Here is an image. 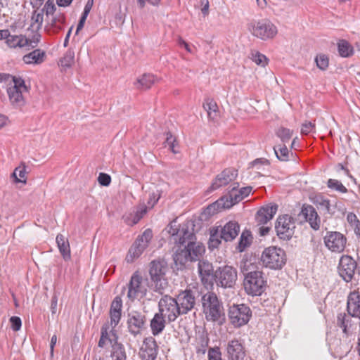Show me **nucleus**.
Here are the masks:
<instances>
[{
    "label": "nucleus",
    "mask_w": 360,
    "mask_h": 360,
    "mask_svg": "<svg viewBox=\"0 0 360 360\" xmlns=\"http://www.w3.org/2000/svg\"><path fill=\"white\" fill-rule=\"evenodd\" d=\"M174 223L170 224L168 232L174 242L180 245L173 255L176 266L178 269H182L188 262L199 261L198 269L202 283L206 288L212 286L215 272L210 262L200 260L205 248L202 243L195 241L193 222L187 221L179 225V228Z\"/></svg>",
    "instance_id": "f257e3e1"
},
{
    "label": "nucleus",
    "mask_w": 360,
    "mask_h": 360,
    "mask_svg": "<svg viewBox=\"0 0 360 360\" xmlns=\"http://www.w3.org/2000/svg\"><path fill=\"white\" fill-rule=\"evenodd\" d=\"M202 311L207 321L222 325L225 321V314L222 303L213 292H207L201 298Z\"/></svg>",
    "instance_id": "f03ea898"
},
{
    "label": "nucleus",
    "mask_w": 360,
    "mask_h": 360,
    "mask_svg": "<svg viewBox=\"0 0 360 360\" xmlns=\"http://www.w3.org/2000/svg\"><path fill=\"white\" fill-rule=\"evenodd\" d=\"M231 186L232 188L229 191L227 195L222 196L215 202L207 207V210L210 213L212 210L220 211L221 210L231 207L233 205L247 197L252 191L251 186L238 188V183H233Z\"/></svg>",
    "instance_id": "7ed1b4c3"
},
{
    "label": "nucleus",
    "mask_w": 360,
    "mask_h": 360,
    "mask_svg": "<svg viewBox=\"0 0 360 360\" xmlns=\"http://www.w3.org/2000/svg\"><path fill=\"white\" fill-rule=\"evenodd\" d=\"M167 271V263L164 259L153 260L150 264V283L148 284V286L161 295L164 293L168 285V281L165 276Z\"/></svg>",
    "instance_id": "20e7f679"
},
{
    "label": "nucleus",
    "mask_w": 360,
    "mask_h": 360,
    "mask_svg": "<svg viewBox=\"0 0 360 360\" xmlns=\"http://www.w3.org/2000/svg\"><path fill=\"white\" fill-rule=\"evenodd\" d=\"M240 231V226L236 221H229L223 227H217L210 231L208 242L209 248H217L221 243V240L226 242L233 240Z\"/></svg>",
    "instance_id": "39448f33"
},
{
    "label": "nucleus",
    "mask_w": 360,
    "mask_h": 360,
    "mask_svg": "<svg viewBox=\"0 0 360 360\" xmlns=\"http://www.w3.org/2000/svg\"><path fill=\"white\" fill-rule=\"evenodd\" d=\"M244 288L245 292L252 296L261 295L266 287V281L264 274L260 271L248 272L245 276Z\"/></svg>",
    "instance_id": "423d86ee"
},
{
    "label": "nucleus",
    "mask_w": 360,
    "mask_h": 360,
    "mask_svg": "<svg viewBox=\"0 0 360 360\" xmlns=\"http://www.w3.org/2000/svg\"><path fill=\"white\" fill-rule=\"evenodd\" d=\"M261 261L263 265L267 268L280 269L285 264V253L280 248L271 246L264 249Z\"/></svg>",
    "instance_id": "0eeeda50"
},
{
    "label": "nucleus",
    "mask_w": 360,
    "mask_h": 360,
    "mask_svg": "<svg viewBox=\"0 0 360 360\" xmlns=\"http://www.w3.org/2000/svg\"><path fill=\"white\" fill-rule=\"evenodd\" d=\"M248 30L253 36L264 41L274 38L278 33L275 25L265 19L250 22Z\"/></svg>",
    "instance_id": "6e6552de"
},
{
    "label": "nucleus",
    "mask_w": 360,
    "mask_h": 360,
    "mask_svg": "<svg viewBox=\"0 0 360 360\" xmlns=\"http://www.w3.org/2000/svg\"><path fill=\"white\" fill-rule=\"evenodd\" d=\"M127 288V297L131 302L142 299L148 291L146 282L138 272L132 274Z\"/></svg>",
    "instance_id": "1a4fd4ad"
},
{
    "label": "nucleus",
    "mask_w": 360,
    "mask_h": 360,
    "mask_svg": "<svg viewBox=\"0 0 360 360\" xmlns=\"http://www.w3.org/2000/svg\"><path fill=\"white\" fill-rule=\"evenodd\" d=\"M251 316V309L245 304H233L229 307V318L231 324L236 328L248 323Z\"/></svg>",
    "instance_id": "9d476101"
},
{
    "label": "nucleus",
    "mask_w": 360,
    "mask_h": 360,
    "mask_svg": "<svg viewBox=\"0 0 360 360\" xmlns=\"http://www.w3.org/2000/svg\"><path fill=\"white\" fill-rule=\"evenodd\" d=\"M275 229L279 238L288 240L294 234L295 219L289 214L279 216L276 219Z\"/></svg>",
    "instance_id": "9b49d317"
},
{
    "label": "nucleus",
    "mask_w": 360,
    "mask_h": 360,
    "mask_svg": "<svg viewBox=\"0 0 360 360\" xmlns=\"http://www.w3.org/2000/svg\"><path fill=\"white\" fill-rule=\"evenodd\" d=\"M158 308L159 313L169 322L174 321L179 315H181L175 298L169 295H165L160 300Z\"/></svg>",
    "instance_id": "f8f14e48"
},
{
    "label": "nucleus",
    "mask_w": 360,
    "mask_h": 360,
    "mask_svg": "<svg viewBox=\"0 0 360 360\" xmlns=\"http://www.w3.org/2000/svg\"><path fill=\"white\" fill-rule=\"evenodd\" d=\"M356 268V260L352 257L347 255L340 257L338 265V272L344 281L349 283L353 280Z\"/></svg>",
    "instance_id": "ddd939ff"
},
{
    "label": "nucleus",
    "mask_w": 360,
    "mask_h": 360,
    "mask_svg": "<svg viewBox=\"0 0 360 360\" xmlns=\"http://www.w3.org/2000/svg\"><path fill=\"white\" fill-rule=\"evenodd\" d=\"M237 280V271L230 266L219 267L215 271L214 281L217 285L223 288H232Z\"/></svg>",
    "instance_id": "4468645a"
},
{
    "label": "nucleus",
    "mask_w": 360,
    "mask_h": 360,
    "mask_svg": "<svg viewBox=\"0 0 360 360\" xmlns=\"http://www.w3.org/2000/svg\"><path fill=\"white\" fill-rule=\"evenodd\" d=\"M346 236L338 231H328L323 238L326 248L333 252L341 253L346 247Z\"/></svg>",
    "instance_id": "2eb2a0df"
},
{
    "label": "nucleus",
    "mask_w": 360,
    "mask_h": 360,
    "mask_svg": "<svg viewBox=\"0 0 360 360\" xmlns=\"http://www.w3.org/2000/svg\"><path fill=\"white\" fill-rule=\"evenodd\" d=\"M152 238V231L149 229L145 230L143 234L136 238L129 249V254L127 255V260L129 261V257H131V261L134 258L139 257L148 247Z\"/></svg>",
    "instance_id": "dca6fc26"
},
{
    "label": "nucleus",
    "mask_w": 360,
    "mask_h": 360,
    "mask_svg": "<svg viewBox=\"0 0 360 360\" xmlns=\"http://www.w3.org/2000/svg\"><path fill=\"white\" fill-rule=\"evenodd\" d=\"M175 300L181 314H186L194 308L196 304L195 292L191 290L180 292Z\"/></svg>",
    "instance_id": "f3484780"
},
{
    "label": "nucleus",
    "mask_w": 360,
    "mask_h": 360,
    "mask_svg": "<svg viewBox=\"0 0 360 360\" xmlns=\"http://www.w3.org/2000/svg\"><path fill=\"white\" fill-rule=\"evenodd\" d=\"M158 354V346L153 337L144 339L140 349V356L142 360H156Z\"/></svg>",
    "instance_id": "a211bd4d"
},
{
    "label": "nucleus",
    "mask_w": 360,
    "mask_h": 360,
    "mask_svg": "<svg viewBox=\"0 0 360 360\" xmlns=\"http://www.w3.org/2000/svg\"><path fill=\"white\" fill-rule=\"evenodd\" d=\"M238 176L237 170L233 168H227L218 174L213 181L210 190L214 191L222 186L228 185L234 181Z\"/></svg>",
    "instance_id": "6ab92c4d"
},
{
    "label": "nucleus",
    "mask_w": 360,
    "mask_h": 360,
    "mask_svg": "<svg viewBox=\"0 0 360 360\" xmlns=\"http://www.w3.org/2000/svg\"><path fill=\"white\" fill-rule=\"evenodd\" d=\"M146 317L141 312L132 311L128 314L127 326L129 331L133 335L140 333L143 328Z\"/></svg>",
    "instance_id": "aec40b11"
},
{
    "label": "nucleus",
    "mask_w": 360,
    "mask_h": 360,
    "mask_svg": "<svg viewBox=\"0 0 360 360\" xmlns=\"http://www.w3.org/2000/svg\"><path fill=\"white\" fill-rule=\"evenodd\" d=\"M300 215L302 216L311 228L315 231L320 229L321 219L316 209L311 205L304 204L302 207Z\"/></svg>",
    "instance_id": "412c9836"
},
{
    "label": "nucleus",
    "mask_w": 360,
    "mask_h": 360,
    "mask_svg": "<svg viewBox=\"0 0 360 360\" xmlns=\"http://www.w3.org/2000/svg\"><path fill=\"white\" fill-rule=\"evenodd\" d=\"M226 352L229 360H243L245 356L244 346L238 339H233L228 342Z\"/></svg>",
    "instance_id": "4be33fe9"
},
{
    "label": "nucleus",
    "mask_w": 360,
    "mask_h": 360,
    "mask_svg": "<svg viewBox=\"0 0 360 360\" xmlns=\"http://www.w3.org/2000/svg\"><path fill=\"white\" fill-rule=\"evenodd\" d=\"M112 327L110 328V326L108 323L103 325L101 329V338L98 343V346L101 348H103L106 346L108 343H110L113 345L114 342H118V336L117 335L116 330L114 329V325H112Z\"/></svg>",
    "instance_id": "5701e85b"
},
{
    "label": "nucleus",
    "mask_w": 360,
    "mask_h": 360,
    "mask_svg": "<svg viewBox=\"0 0 360 360\" xmlns=\"http://www.w3.org/2000/svg\"><path fill=\"white\" fill-rule=\"evenodd\" d=\"M45 30L49 34H56L63 29L65 22V16L62 13H56L54 15L47 18Z\"/></svg>",
    "instance_id": "b1692460"
},
{
    "label": "nucleus",
    "mask_w": 360,
    "mask_h": 360,
    "mask_svg": "<svg viewBox=\"0 0 360 360\" xmlns=\"http://www.w3.org/2000/svg\"><path fill=\"white\" fill-rule=\"evenodd\" d=\"M347 310L349 316L359 317L360 313V292L354 290L350 292L347 300Z\"/></svg>",
    "instance_id": "393cba45"
},
{
    "label": "nucleus",
    "mask_w": 360,
    "mask_h": 360,
    "mask_svg": "<svg viewBox=\"0 0 360 360\" xmlns=\"http://www.w3.org/2000/svg\"><path fill=\"white\" fill-rule=\"evenodd\" d=\"M278 205L270 204L261 207L256 214V221L259 224H265L276 214Z\"/></svg>",
    "instance_id": "a878e982"
},
{
    "label": "nucleus",
    "mask_w": 360,
    "mask_h": 360,
    "mask_svg": "<svg viewBox=\"0 0 360 360\" xmlns=\"http://www.w3.org/2000/svg\"><path fill=\"white\" fill-rule=\"evenodd\" d=\"M278 205L270 204L261 207L256 214V221L259 224H265L276 214Z\"/></svg>",
    "instance_id": "bb28decb"
},
{
    "label": "nucleus",
    "mask_w": 360,
    "mask_h": 360,
    "mask_svg": "<svg viewBox=\"0 0 360 360\" xmlns=\"http://www.w3.org/2000/svg\"><path fill=\"white\" fill-rule=\"evenodd\" d=\"M25 91L16 90V87H8L7 94L11 105L15 108H20L25 104L22 94Z\"/></svg>",
    "instance_id": "cd10ccee"
},
{
    "label": "nucleus",
    "mask_w": 360,
    "mask_h": 360,
    "mask_svg": "<svg viewBox=\"0 0 360 360\" xmlns=\"http://www.w3.org/2000/svg\"><path fill=\"white\" fill-rule=\"evenodd\" d=\"M46 58L44 51L37 49L25 54L22 57V61L27 65H39L42 63Z\"/></svg>",
    "instance_id": "c85d7f7f"
},
{
    "label": "nucleus",
    "mask_w": 360,
    "mask_h": 360,
    "mask_svg": "<svg viewBox=\"0 0 360 360\" xmlns=\"http://www.w3.org/2000/svg\"><path fill=\"white\" fill-rule=\"evenodd\" d=\"M122 307V300L120 297H116L112 302L110 309V325H114V327L118 324L121 319Z\"/></svg>",
    "instance_id": "c756f323"
},
{
    "label": "nucleus",
    "mask_w": 360,
    "mask_h": 360,
    "mask_svg": "<svg viewBox=\"0 0 360 360\" xmlns=\"http://www.w3.org/2000/svg\"><path fill=\"white\" fill-rule=\"evenodd\" d=\"M56 243L63 259L65 260L70 259L71 254L68 239L63 234H58L56 236Z\"/></svg>",
    "instance_id": "7c9ffc66"
},
{
    "label": "nucleus",
    "mask_w": 360,
    "mask_h": 360,
    "mask_svg": "<svg viewBox=\"0 0 360 360\" xmlns=\"http://www.w3.org/2000/svg\"><path fill=\"white\" fill-rule=\"evenodd\" d=\"M44 15L39 9H34L30 18V24L28 27L32 32H38L42 27Z\"/></svg>",
    "instance_id": "2f4dec72"
},
{
    "label": "nucleus",
    "mask_w": 360,
    "mask_h": 360,
    "mask_svg": "<svg viewBox=\"0 0 360 360\" xmlns=\"http://www.w3.org/2000/svg\"><path fill=\"white\" fill-rule=\"evenodd\" d=\"M160 313H156L150 321V328L153 335H158L165 327V319Z\"/></svg>",
    "instance_id": "473e14b6"
},
{
    "label": "nucleus",
    "mask_w": 360,
    "mask_h": 360,
    "mask_svg": "<svg viewBox=\"0 0 360 360\" xmlns=\"http://www.w3.org/2000/svg\"><path fill=\"white\" fill-rule=\"evenodd\" d=\"M157 81V78L151 74H143L137 79L135 85L140 89H148Z\"/></svg>",
    "instance_id": "72a5a7b5"
},
{
    "label": "nucleus",
    "mask_w": 360,
    "mask_h": 360,
    "mask_svg": "<svg viewBox=\"0 0 360 360\" xmlns=\"http://www.w3.org/2000/svg\"><path fill=\"white\" fill-rule=\"evenodd\" d=\"M111 348L110 356L113 360H127L125 348L122 343L115 342Z\"/></svg>",
    "instance_id": "f704fd0d"
},
{
    "label": "nucleus",
    "mask_w": 360,
    "mask_h": 360,
    "mask_svg": "<svg viewBox=\"0 0 360 360\" xmlns=\"http://www.w3.org/2000/svg\"><path fill=\"white\" fill-rule=\"evenodd\" d=\"M338 50L340 56L348 58L354 54V48L345 39H341L338 42Z\"/></svg>",
    "instance_id": "c9c22d12"
},
{
    "label": "nucleus",
    "mask_w": 360,
    "mask_h": 360,
    "mask_svg": "<svg viewBox=\"0 0 360 360\" xmlns=\"http://www.w3.org/2000/svg\"><path fill=\"white\" fill-rule=\"evenodd\" d=\"M204 109L207 111L208 117L214 120L217 117L218 107L215 101L207 99L203 104Z\"/></svg>",
    "instance_id": "e433bc0d"
},
{
    "label": "nucleus",
    "mask_w": 360,
    "mask_h": 360,
    "mask_svg": "<svg viewBox=\"0 0 360 360\" xmlns=\"http://www.w3.org/2000/svg\"><path fill=\"white\" fill-rule=\"evenodd\" d=\"M276 158L281 161H288L289 159V150L285 144L279 145L274 148Z\"/></svg>",
    "instance_id": "4c0bfd02"
},
{
    "label": "nucleus",
    "mask_w": 360,
    "mask_h": 360,
    "mask_svg": "<svg viewBox=\"0 0 360 360\" xmlns=\"http://www.w3.org/2000/svg\"><path fill=\"white\" fill-rule=\"evenodd\" d=\"M347 221L354 229L355 234L360 236V221L358 219L356 215L353 212H349L347 216Z\"/></svg>",
    "instance_id": "58836bf2"
},
{
    "label": "nucleus",
    "mask_w": 360,
    "mask_h": 360,
    "mask_svg": "<svg viewBox=\"0 0 360 360\" xmlns=\"http://www.w3.org/2000/svg\"><path fill=\"white\" fill-rule=\"evenodd\" d=\"M327 186L329 188L338 192L342 193L347 192V188L341 183V181L337 179H329L327 181Z\"/></svg>",
    "instance_id": "ea45409f"
},
{
    "label": "nucleus",
    "mask_w": 360,
    "mask_h": 360,
    "mask_svg": "<svg viewBox=\"0 0 360 360\" xmlns=\"http://www.w3.org/2000/svg\"><path fill=\"white\" fill-rule=\"evenodd\" d=\"M75 62V52L68 49L64 56L60 59L61 65L64 68H70Z\"/></svg>",
    "instance_id": "a19ab883"
},
{
    "label": "nucleus",
    "mask_w": 360,
    "mask_h": 360,
    "mask_svg": "<svg viewBox=\"0 0 360 360\" xmlns=\"http://www.w3.org/2000/svg\"><path fill=\"white\" fill-rule=\"evenodd\" d=\"M276 135L281 139L283 144H285L291 139L292 131L285 127H280L276 131Z\"/></svg>",
    "instance_id": "79ce46f5"
},
{
    "label": "nucleus",
    "mask_w": 360,
    "mask_h": 360,
    "mask_svg": "<svg viewBox=\"0 0 360 360\" xmlns=\"http://www.w3.org/2000/svg\"><path fill=\"white\" fill-rule=\"evenodd\" d=\"M350 321V318L345 313H340L337 317V325L342 328L344 333H347V324Z\"/></svg>",
    "instance_id": "37998d69"
},
{
    "label": "nucleus",
    "mask_w": 360,
    "mask_h": 360,
    "mask_svg": "<svg viewBox=\"0 0 360 360\" xmlns=\"http://www.w3.org/2000/svg\"><path fill=\"white\" fill-rule=\"evenodd\" d=\"M316 66L321 70H326L329 65L328 57L323 53H320L315 58Z\"/></svg>",
    "instance_id": "c03bdc74"
},
{
    "label": "nucleus",
    "mask_w": 360,
    "mask_h": 360,
    "mask_svg": "<svg viewBox=\"0 0 360 360\" xmlns=\"http://www.w3.org/2000/svg\"><path fill=\"white\" fill-rule=\"evenodd\" d=\"M56 6L53 2V0H48L42 9L40 10V11H42V14L45 13L47 18H49L51 15H54L56 13Z\"/></svg>",
    "instance_id": "a18cd8bd"
},
{
    "label": "nucleus",
    "mask_w": 360,
    "mask_h": 360,
    "mask_svg": "<svg viewBox=\"0 0 360 360\" xmlns=\"http://www.w3.org/2000/svg\"><path fill=\"white\" fill-rule=\"evenodd\" d=\"M26 170L25 166H20L16 167L13 173V176H14L15 181L17 182L25 183L26 182Z\"/></svg>",
    "instance_id": "49530a36"
},
{
    "label": "nucleus",
    "mask_w": 360,
    "mask_h": 360,
    "mask_svg": "<svg viewBox=\"0 0 360 360\" xmlns=\"http://www.w3.org/2000/svg\"><path fill=\"white\" fill-rule=\"evenodd\" d=\"M251 58L257 65L264 67L267 64V58L258 51L252 52Z\"/></svg>",
    "instance_id": "de8ad7c7"
},
{
    "label": "nucleus",
    "mask_w": 360,
    "mask_h": 360,
    "mask_svg": "<svg viewBox=\"0 0 360 360\" xmlns=\"http://www.w3.org/2000/svg\"><path fill=\"white\" fill-rule=\"evenodd\" d=\"M316 203L321 209L324 210L327 213L330 214H333V212L330 209V203L328 199H326L321 196L317 198Z\"/></svg>",
    "instance_id": "09e8293b"
},
{
    "label": "nucleus",
    "mask_w": 360,
    "mask_h": 360,
    "mask_svg": "<svg viewBox=\"0 0 360 360\" xmlns=\"http://www.w3.org/2000/svg\"><path fill=\"white\" fill-rule=\"evenodd\" d=\"M221 352L219 347H210L208 349V360H222Z\"/></svg>",
    "instance_id": "8fccbe9b"
},
{
    "label": "nucleus",
    "mask_w": 360,
    "mask_h": 360,
    "mask_svg": "<svg viewBox=\"0 0 360 360\" xmlns=\"http://www.w3.org/2000/svg\"><path fill=\"white\" fill-rule=\"evenodd\" d=\"M13 85L11 87H16V90L27 91V88L25 84L24 79L19 76H12Z\"/></svg>",
    "instance_id": "3c124183"
},
{
    "label": "nucleus",
    "mask_w": 360,
    "mask_h": 360,
    "mask_svg": "<svg viewBox=\"0 0 360 360\" xmlns=\"http://www.w3.org/2000/svg\"><path fill=\"white\" fill-rule=\"evenodd\" d=\"M123 219L127 224L132 226L139 221L141 219V214L135 212L134 213H130L129 215L124 216Z\"/></svg>",
    "instance_id": "603ef678"
},
{
    "label": "nucleus",
    "mask_w": 360,
    "mask_h": 360,
    "mask_svg": "<svg viewBox=\"0 0 360 360\" xmlns=\"http://www.w3.org/2000/svg\"><path fill=\"white\" fill-rule=\"evenodd\" d=\"M166 146H168L173 153H177L178 150H176V141L175 137L170 132L167 133V137L165 140Z\"/></svg>",
    "instance_id": "864d4df0"
},
{
    "label": "nucleus",
    "mask_w": 360,
    "mask_h": 360,
    "mask_svg": "<svg viewBox=\"0 0 360 360\" xmlns=\"http://www.w3.org/2000/svg\"><path fill=\"white\" fill-rule=\"evenodd\" d=\"M98 181L101 186H108L111 182V177L109 174L105 173H100Z\"/></svg>",
    "instance_id": "5fc2aeb1"
},
{
    "label": "nucleus",
    "mask_w": 360,
    "mask_h": 360,
    "mask_svg": "<svg viewBox=\"0 0 360 360\" xmlns=\"http://www.w3.org/2000/svg\"><path fill=\"white\" fill-rule=\"evenodd\" d=\"M315 127V124L311 122H306L302 124L301 128V133L302 134H309L311 133Z\"/></svg>",
    "instance_id": "6e6d98bb"
},
{
    "label": "nucleus",
    "mask_w": 360,
    "mask_h": 360,
    "mask_svg": "<svg viewBox=\"0 0 360 360\" xmlns=\"http://www.w3.org/2000/svg\"><path fill=\"white\" fill-rule=\"evenodd\" d=\"M11 328L14 331H18L20 329L22 326L21 319L18 316H12L10 319Z\"/></svg>",
    "instance_id": "4d7b16f0"
},
{
    "label": "nucleus",
    "mask_w": 360,
    "mask_h": 360,
    "mask_svg": "<svg viewBox=\"0 0 360 360\" xmlns=\"http://www.w3.org/2000/svg\"><path fill=\"white\" fill-rule=\"evenodd\" d=\"M160 197V195L158 193L153 192L150 193L148 200V207L150 208L153 207L158 202Z\"/></svg>",
    "instance_id": "13d9d810"
},
{
    "label": "nucleus",
    "mask_w": 360,
    "mask_h": 360,
    "mask_svg": "<svg viewBox=\"0 0 360 360\" xmlns=\"http://www.w3.org/2000/svg\"><path fill=\"white\" fill-rule=\"evenodd\" d=\"M250 244V238L248 236H245V233H243L240 242H239V248L240 251H243L248 245Z\"/></svg>",
    "instance_id": "bf43d9fd"
},
{
    "label": "nucleus",
    "mask_w": 360,
    "mask_h": 360,
    "mask_svg": "<svg viewBox=\"0 0 360 360\" xmlns=\"http://www.w3.org/2000/svg\"><path fill=\"white\" fill-rule=\"evenodd\" d=\"M201 8V12L203 17H206L209 15V7L210 4L208 0H200V1Z\"/></svg>",
    "instance_id": "052dcab7"
},
{
    "label": "nucleus",
    "mask_w": 360,
    "mask_h": 360,
    "mask_svg": "<svg viewBox=\"0 0 360 360\" xmlns=\"http://www.w3.org/2000/svg\"><path fill=\"white\" fill-rule=\"evenodd\" d=\"M29 44V40L22 36H17V47H24Z\"/></svg>",
    "instance_id": "680f3d73"
},
{
    "label": "nucleus",
    "mask_w": 360,
    "mask_h": 360,
    "mask_svg": "<svg viewBox=\"0 0 360 360\" xmlns=\"http://www.w3.org/2000/svg\"><path fill=\"white\" fill-rule=\"evenodd\" d=\"M6 39V43L8 46L11 48H16L17 47V36H11Z\"/></svg>",
    "instance_id": "e2e57ef3"
},
{
    "label": "nucleus",
    "mask_w": 360,
    "mask_h": 360,
    "mask_svg": "<svg viewBox=\"0 0 360 360\" xmlns=\"http://www.w3.org/2000/svg\"><path fill=\"white\" fill-rule=\"evenodd\" d=\"M56 342H57V336H56V335H53L51 337V342H50V354H51V357L53 356L54 347H55Z\"/></svg>",
    "instance_id": "0e129e2a"
},
{
    "label": "nucleus",
    "mask_w": 360,
    "mask_h": 360,
    "mask_svg": "<svg viewBox=\"0 0 360 360\" xmlns=\"http://www.w3.org/2000/svg\"><path fill=\"white\" fill-rule=\"evenodd\" d=\"M30 4L34 9H39L43 5L44 0H30Z\"/></svg>",
    "instance_id": "69168bd1"
},
{
    "label": "nucleus",
    "mask_w": 360,
    "mask_h": 360,
    "mask_svg": "<svg viewBox=\"0 0 360 360\" xmlns=\"http://www.w3.org/2000/svg\"><path fill=\"white\" fill-rule=\"evenodd\" d=\"M73 0H56V4L60 7H67L70 6Z\"/></svg>",
    "instance_id": "338daca9"
},
{
    "label": "nucleus",
    "mask_w": 360,
    "mask_h": 360,
    "mask_svg": "<svg viewBox=\"0 0 360 360\" xmlns=\"http://www.w3.org/2000/svg\"><path fill=\"white\" fill-rule=\"evenodd\" d=\"M34 32V34L32 37V39L30 41V44H32V43H34L35 45H37L40 41L41 34L38 32Z\"/></svg>",
    "instance_id": "774afa93"
}]
</instances>
